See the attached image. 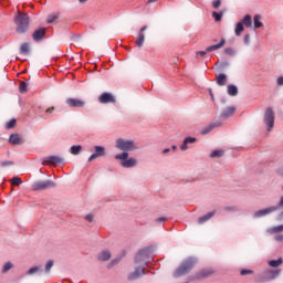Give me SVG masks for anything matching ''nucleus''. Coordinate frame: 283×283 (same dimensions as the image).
Instances as JSON below:
<instances>
[{
  "mask_svg": "<svg viewBox=\"0 0 283 283\" xmlns=\"http://www.w3.org/2000/svg\"><path fill=\"white\" fill-rule=\"evenodd\" d=\"M282 231H283V224L269 228L266 230V233H270L271 235H273L274 233H282Z\"/></svg>",
  "mask_w": 283,
  "mask_h": 283,
  "instance_id": "393cba45",
  "label": "nucleus"
},
{
  "mask_svg": "<svg viewBox=\"0 0 283 283\" xmlns=\"http://www.w3.org/2000/svg\"><path fill=\"white\" fill-rule=\"evenodd\" d=\"M251 273H253L251 270H241V275H251Z\"/></svg>",
  "mask_w": 283,
  "mask_h": 283,
  "instance_id": "8fccbe9b",
  "label": "nucleus"
},
{
  "mask_svg": "<svg viewBox=\"0 0 283 283\" xmlns=\"http://www.w3.org/2000/svg\"><path fill=\"white\" fill-rule=\"evenodd\" d=\"M223 155H224V151H222V150H213L210 154V157L211 158H222Z\"/></svg>",
  "mask_w": 283,
  "mask_h": 283,
  "instance_id": "72a5a7b5",
  "label": "nucleus"
},
{
  "mask_svg": "<svg viewBox=\"0 0 283 283\" xmlns=\"http://www.w3.org/2000/svg\"><path fill=\"white\" fill-rule=\"evenodd\" d=\"M56 184L52 180L35 181L31 186L32 191H44L45 189H54Z\"/></svg>",
  "mask_w": 283,
  "mask_h": 283,
  "instance_id": "423d86ee",
  "label": "nucleus"
},
{
  "mask_svg": "<svg viewBox=\"0 0 283 283\" xmlns=\"http://www.w3.org/2000/svg\"><path fill=\"white\" fill-rule=\"evenodd\" d=\"M151 249L145 248L140 250L135 256L136 264H147V262H151Z\"/></svg>",
  "mask_w": 283,
  "mask_h": 283,
  "instance_id": "39448f33",
  "label": "nucleus"
},
{
  "mask_svg": "<svg viewBox=\"0 0 283 283\" xmlns=\"http://www.w3.org/2000/svg\"><path fill=\"white\" fill-rule=\"evenodd\" d=\"M94 149H95V153H93L90 156L88 163H92V160H96V158H101L102 156H105V147H103V146H95Z\"/></svg>",
  "mask_w": 283,
  "mask_h": 283,
  "instance_id": "ddd939ff",
  "label": "nucleus"
},
{
  "mask_svg": "<svg viewBox=\"0 0 283 283\" xmlns=\"http://www.w3.org/2000/svg\"><path fill=\"white\" fill-rule=\"evenodd\" d=\"M282 262H283L282 259L271 260L269 261V266H272L273 269H277V266H281Z\"/></svg>",
  "mask_w": 283,
  "mask_h": 283,
  "instance_id": "473e14b6",
  "label": "nucleus"
},
{
  "mask_svg": "<svg viewBox=\"0 0 283 283\" xmlns=\"http://www.w3.org/2000/svg\"><path fill=\"white\" fill-rule=\"evenodd\" d=\"M144 43H145V33H138V36L136 40L137 48H143Z\"/></svg>",
  "mask_w": 283,
  "mask_h": 283,
  "instance_id": "c756f323",
  "label": "nucleus"
},
{
  "mask_svg": "<svg viewBox=\"0 0 283 283\" xmlns=\"http://www.w3.org/2000/svg\"><path fill=\"white\" fill-rule=\"evenodd\" d=\"M235 114V106H229L228 108L223 109L221 113V118H230Z\"/></svg>",
  "mask_w": 283,
  "mask_h": 283,
  "instance_id": "6ab92c4d",
  "label": "nucleus"
},
{
  "mask_svg": "<svg viewBox=\"0 0 283 283\" xmlns=\"http://www.w3.org/2000/svg\"><path fill=\"white\" fill-rule=\"evenodd\" d=\"M242 25H245L247 28H253V19L251 18L250 14H247L242 21H240Z\"/></svg>",
  "mask_w": 283,
  "mask_h": 283,
  "instance_id": "b1692460",
  "label": "nucleus"
},
{
  "mask_svg": "<svg viewBox=\"0 0 283 283\" xmlns=\"http://www.w3.org/2000/svg\"><path fill=\"white\" fill-rule=\"evenodd\" d=\"M99 103H102L103 105L107 104V103H116V98L114 97V95H112V93H103L99 97H98Z\"/></svg>",
  "mask_w": 283,
  "mask_h": 283,
  "instance_id": "2eb2a0df",
  "label": "nucleus"
},
{
  "mask_svg": "<svg viewBox=\"0 0 283 283\" xmlns=\"http://www.w3.org/2000/svg\"><path fill=\"white\" fill-rule=\"evenodd\" d=\"M222 15H223V13H218L216 11L212 12V17H213L214 21H217V22L222 21Z\"/></svg>",
  "mask_w": 283,
  "mask_h": 283,
  "instance_id": "4c0bfd02",
  "label": "nucleus"
},
{
  "mask_svg": "<svg viewBox=\"0 0 283 283\" xmlns=\"http://www.w3.org/2000/svg\"><path fill=\"white\" fill-rule=\"evenodd\" d=\"M56 19H59L57 14L49 15L46 19V23H54V21H56Z\"/></svg>",
  "mask_w": 283,
  "mask_h": 283,
  "instance_id": "ea45409f",
  "label": "nucleus"
},
{
  "mask_svg": "<svg viewBox=\"0 0 283 283\" xmlns=\"http://www.w3.org/2000/svg\"><path fill=\"white\" fill-rule=\"evenodd\" d=\"M221 6H222V0L212 1V8H214V10H218V8H220Z\"/></svg>",
  "mask_w": 283,
  "mask_h": 283,
  "instance_id": "a19ab883",
  "label": "nucleus"
},
{
  "mask_svg": "<svg viewBox=\"0 0 283 283\" xmlns=\"http://www.w3.org/2000/svg\"><path fill=\"white\" fill-rule=\"evenodd\" d=\"M84 220H86V222H94V214H86Z\"/></svg>",
  "mask_w": 283,
  "mask_h": 283,
  "instance_id": "a18cd8bd",
  "label": "nucleus"
},
{
  "mask_svg": "<svg viewBox=\"0 0 283 283\" xmlns=\"http://www.w3.org/2000/svg\"><path fill=\"white\" fill-rule=\"evenodd\" d=\"M97 258L101 260V262H107V260L112 258V253H109L107 250H104L97 255Z\"/></svg>",
  "mask_w": 283,
  "mask_h": 283,
  "instance_id": "5701e85b",
  "label": "nucleus"
},
{
  "mask_svg": "<svg viewBox=\"0 0 283 283\" xmlns=\"http://www.w3.org/2000/svg\"><path fill=\"white\" fill-rule=\"evenodd\" d=\"M171 149H172V151H176V149H178V146L174 145V146H171Z\"/></svg>",
  "mask_w": 283,
  "mask_h": 283,
  "instance_id": "4d7b16f0",
  "label": "nucleus"
},
{
  "mask_svg": "<svg viewBox=\"0 0 283 283\" xmlns=\"http://www.w3.org/2000/svg\"><path fill=\"white\" fill-rule=\"evenodd\" d=\"M169 151H171V149L166 148V149L163 150V154H169Z\"/></svg>",
  "mask_w": 283,
  "mask_h": 283,
  "instance_id": "6e6d98bb",
  "label": "nucleus"
},
{
  "mask_svg": "<svg viewBox=\"0 0 283 283\" xmlns=\"http://www.w3.org/2000/svg\"><path fill=\"white\" fill-rule=\"evenodd\" d=\"M280 209V206H271L265 209L259 210L254 212L253 218H264V216H269Z\"/></svg>",
  "mask_w": 283,
  "mask_h": 283,
  "instance_id": "9d476101",
  "label": "nucleus"
},
{
  "mask_svg": "<svg viewBox=\"0 0 283 283\" xmlns=\"http://www.w3.org/2000/svg\"><path fill=\"white\" fill-rule=\"evenodd\" d=\"M264 24L262 23V15L256 14L253 18V28L254 30H259V28H262Z\"/></svg>",
  "mask_w": 283,
  "mask_h": 283,
  "instance_id": "4be33fe9",
  "label": "nucleus"
},
{
  "mask_svg": "<svg viewBox=\"0 0 283 283\" xmlns=\"http://www.w3.org/2000/svg\"><path fill=\"white\" fill-rule=\"evenodd\" d=\"M22 184H23V181L21 180L20 177H13V178L11 179V185H13L14 187H19V186L22 185Z\"/></svg>",
  "mask_w": 283,
  "mask_h": 283,
  "instance_id": "f704fd0d",
  "label": "nucleus"
},
{
  "mask_svg": "<svg viewBox=\"0 0 283 283\" xmlns=\"http://www.w3.org/2000/svg\"><path fill=\"white\" fill-rule=\"evenodd\" d=\"M264 124L268 132H272L273 127H275V113H273V108H266L264 114Z\"/></svg>",
  "mask_w": 283,
  "mask_h": 283,
  "instance_id": "0eeeda50",
  "label": "nucleus"
},
{
  "mask_svg": "<svg viewBox=\"0 0 283 283\" xmlns=\"http://www.w3.org/2000/svg\"><path fill=\"white\" fill-rule=\"evenodd\" d=\"M9 143H10L11 145H23V143H25V140H23V139L21 138V136H19V134H12V135H10V137H9Z\"/></svg>",
  "mask_w": 283,
  "mask_h": 283,
  "instance_id": "a211bd4d",
  "label": "nucleus"
},
{
  "mask_svg": "<svg viewBox=\"0 0 283 283\" xmlns=\"http://www.w3.org/2000/svg\"><path fill=\"white\" fill-rule=\"evenodd\" d=\"M277 85H283V76L277 78Z\"/></svg>",
  "mask_w": 283,
  "mask_h": 283,
  "instance_id": "864d4df0",
  "label": "nucleus"
},
{
  "mask_svg": "<svg viewBox=\"0 0 283 283\" xmlns=\"http://www.w3.org/2000/svg\"><path fill=\"white\" fill-rule=\"evenodd\" d=\"M54 109H55L54 106L48 108V109L45 111V116H44V118H48L49 116H52V114H54Z\"/></svg>",
  "mask_w": 283,
  "mask_h": 283,
  "instance_id": "79ce46f5",
  "label": "nucleus"
},
{
  "mask_svg": "<svg viewBox=\"0 0 283 283\" xmlns=\"http://www.w3.org/2000/svg\"><path fill=\"white\" fill-rule=\"evenodd\" d=\"M12 165H14V163H12V161H2L0 164V166H2V167H12Z\"/></svg>",
  "mask_w": 283,
  "mask_h": 283,
  "instance_id": "49530a36",
  "label": "nucleus"
},
{
  "mask_svg": "<svg viewBox=\"0 0 283 283\" xmlns=\"http://www.w3.org/2000/svg\"><path fill=\"white\" fill-rule=\"evenodd\" d=\"M196 264H198V260L196 258L186 259L174 272V277H182V275H187Z\"/></svg>",
  "mask_w": 283,
  "mask_h": 283,
  "instance_id": "f03ea898",
  "label": "nucleus"
},
{
  "mask_svg": "<svg viewBox=\"0 0 283 283\" xmlns=\"http://www.w3.org/2000/svg\"><path fill=\"white\" fill-rule=\"evenodd\" d=\"M243 41H244L245 45H249V43H251V35H249V34L244 35Z\"/></svg>",
  "mask_w": 283,
  "mask_h": 283,
  "instance_id": "de8ad7c7",
  "label": "nucleus"
},
{
  "mask_svg": "<svg viewBox=\"0 0 283 283\" xmlns=\"http://www.w3.org/2000/svg\"><path fill=\"white\" fill-rule=\"evenodd\" d=\"M165 220H167V218L160 217L156 219V222H165Z\"/></svg>",
  "mask_w": 283,
  "mask_h": 283,
  "instance_id": "603ef678",
  "label": "nucleus"
},
{
  "mask_svg": "<svg viewBox=\"0 0 283 283\" xmlns=\"http://www.w3.org/2000/svg\"><path fill=\"white\" fill-rule=\"evenodd\" d=\"M145 266H147V264H142L139 268H136L135 271L129 274V280H138V277L145 275Z\"/></svg>",
  "mask_w": 283,
  "mask_h": 283,
  "instance_id": "4468645a",
  "label": "nucleus"
},
{
  "mask_svg": "<svg viewBox=\"0 0 283 283\" xmlns=\"http://www.w3.org/2000/svg\"><path fill=\"white\" fill-rule=\"evenodd\" d=\"M242 32H244V25L241 22H239L234 29V34L235 36H240Z\"/></svg>",
  "mask_w": 283,
  "mask_h": 283,
  "instance_id": "7c9ffc66",
  "label": "nucleus"
},
{
  "mask_svg": "<svg viewBox=\"0 0 283 283\" xmlns=\"http://www.w3.org/2000/svg\"><path fill=\"white\" fill-rule=\"evenodd\" d=\"M21 94H24V92H28V83L21 82L19 87Z\"/></svg>",
  "mask_w": 283,
  "mask_h": 283,
  "instance_id": "e433bc0d",
  "label": "nucleus"
},
{
  "mask_svg": "<svg viewBox=\"0 0 283 283\" xmlns=\"http://www.w3.org/2000/svg\"><path fill=\"white\" fill-rule=\"evenodd\" d=\"M80 3H86L87 0H78Z\"/></svg>",
  "mask_w": 283,
  "mask_h": 283,
  "instance_id": "13d9d810",
  "label": "nucleus"
},
{
  "mask_svg": "<svg viewBox=\"0 0 283 283\" xmlns=\"http://www.w3.org/2000/svg\"><path fill=\"white\" fill-rule=\"evenodd\" d=\"M224 53L228 54L229 56H233L235 54V51L231 48L224 49Z\"/></svg>",
  "mask_w": 283,
  "mask_h": 283,
  "instance_id": "37998d69",
  "label": "nucleus"
},
{
  "mask_svg": "<svg viewBox=\"0 0 283 283\" xmlns=\"http://www.w3.org/2000/svg\"><path fill=\"white\" fill-rule=\"evenodd\" d=\"M277 207H279V208H280V207H283V197H281V200H280ZM282 219H283V211H282V212L279 214V217H277V220H282Z\"/></svg>",
  "mask_w": 283,
  "mask_h": 283,
  "instance_id": "c03bdc74",
  "label": "nucleus"
},
{
  "mask_svg": "<svg viewBox=\"0 0 283 283\" xmlns=\"http://www.w3.org/2000/svg\"><path fill=\"white\" fill-rule=\"evenodd\" d=\"M222 124L220 122H217L214 124H210L208 127L203 128L201 130V134L203 136H206V134H210V132H213V129H216V127H220Z\"/></svg>",
  "mask_w": 283,
  "mask_h": 283,
  "instance_id": "412c9836",
  "label": "nucleus"
},
{
  "mask_svg": "<svg viewBox=\"0 0 283 283\" xmlns=\"http://www.w3.org/2000/svg\"><path fill=\"white\" fill-rule=\"evenodd\" d=\"M280 270H268L261 276V282H269V280H275L280 275Z\"/></svg>",
  "mask_w": 283,
  "mask_h": 283,
  "instance_id": "9b49d317",
  "label": "nucleus"
},
{
  "mask_svg": "<svg viewBox=\"0 0 283 283\" xmlns=\"http://www.w3.org/2000/svg\"><path fill=\"white\" fill-rule=\"evenodd\" d=\"M15 25L18 34H25L30 29V17L25 13H18L15 17Z\"/></svg>",
  "mask_w": 283,
  "mask_h": 283,
  "instance_id": "7ed1b4c3",
  "label": "nucleus"
},
{
  "mask_svg": "<svg viewBox=\"0 0 283 283\" xmlns=\"http://www.w3.org/2000/svg\"><path fill=\"white\" fill-rule=\"evenodd\" d=\"M274 240H275L276 242H283V234H275V235H274Z\"/></svg>",
  "mask_w": 283,
  "mask_h": 283,
  "instance_id": "09e8293b",
  "label": "nucleus"
},
{
  "mask_svg": "<svg viewBox=\"0 0 283 283\" xmlns=\"http://www.w3.org/2000/svg\"><path fill=\"white\" fill-rule=\"evenodd\" d=\"M228 94L229 96H238V86L233 84L228 85Z\"/></svg>",
  "mask_w": 283,
  "mask_h": 283,
  "instance_id": "c85d7f7f",
  "label": "nucleus"
},
{
  "mask_svg": "<svg viewBox=\"0 0 283 283\" xmlns=\"http://www.w3.org/2000/svg\"><path fill=\"white\" fill-rule=\"evenodd\" d=\"M213 216H216V210L208 212L207 214L200 217L198 219V223L199 224H205V222H209V220H211L213 218Z\"/></svg>",
  "mask_w": 283,
  "mask_h": 283,
  "instance_id": "aec40b11",
  "label": "nucleus"
},
{
  "mask_svg": "<svg viewBox=\"0 0 283 283\" xmlns=\"http://www.w3.org/2000/svg\"><path fill=\"white\" fill-rule=\"evenodd\" d=\"M226 44H227V40H226L224 38H222V39L220 40V43L208 46V48L206 49V51H199V52H197V57H199V56H205V55L207 54V52H213V51H216V50H220V49L224 48Z\"/></svg>",
  "mask_w": 283,
  "mask_h": 283,
  "instance_id": "6e6552de",
  "label": "nucleus"
},
{
  "mask_svg": "<svg viewBox=\"0 0 283 283\" xmlns=\"http://www.w3.org/2000/svg\"><path fill=\"white\" fill-rule=\"evenodd\" d=\"M66 105L69 107H85V101L81 99V98H74V97H70L66 99Z\"/></svg>",
  "mask_w": 283,
  "mask_h": 283,
  "instance_id": "f8f14e48",
  "label": "nucleus"
},
{
  "mask_svg": "<svg viewBox=\"0 0 283 283\" xmlns=\"http://www.w3.org/2000/svg\"><path fill=\"white\" fill-rule=\"evenodd\" d=\"M81 151H83V147L81 145L78 146H72L71 147V154L73 156H78V154H81Z\"/></svg>",
  "mask_w": 283,
  "mask_h": 283,
  "instance_id": "2f4dec72",
  "label": "nucleus"
},
{
  "mask_svg": "<svg viewBox=\"0 0 283 283\" xmlns=\"http://www.w3.org/2000/svg\"><path fill=\"white\" fill-rule=\"evenodd\" d=\"M145 30H147L146 25L140 29L139 33L145 34Z\"/></svg>",
  "mask_w": 283,
  "mask_h": 283,
  "instance_id": "5fc2aeb1",
  "label": "nucleus"
},
{
  "mask_svg": "<svg viewBox=\"0 0 283 283\" xmlns=\"http://www.w3.org/2000/svg\"><path fill=\"white\" fill-rule=\"evenodd\" d=\"M17 125V119H11L6 124L7 129H12Z\"/></svg>",
  "mask_w": 283,
  "mask_h": 283,
  "instance_id": "58836bf2",
  "label": "nucleus"
},
{
  "mask_svg": "<svg viewBox=\"0 0 283 283\" xmlns=\"http://www.w3.org/2000/svg\"><path fill=\"white\" fill-rule=\"evenodd\" d=\"M20 54H24V56H28V54H30V43L25 42L21 44Z\"/></svg>",
  "mask_w": 283,
  "mask_h": 283,
  "instance_id": "cd10ccee",
  "label": "nucleus"
},
{
  "mask_svg": "<svg viewBox=\"0 0 283 283\" xmlns=\"http://www.w3.org/2000/svg\"><path fill=\"white\" fill-rule=\"evenodd\" d=\"M42 165H65V160L60 156H49L43 159Z\"/></svg>",
  "mask_w": 283,
  "mask_h": 283,
  "instance_id": "1a4fd4ad",
  "label": "nucleus"
},
{
  "mask_svg": "<svg viewBox=\"0 0 283 283\" xmlns=\"http://www.w3.org/2000/svg\"><path fill=\"white\" fill-rule=\"evenodd\" d=\"M53 266H54V261L50 260L46 262L44 269H43V265H35V266L29 269L27 274L34 275L35 273H38V275H43L45 273H50V271H52Z\"/></svg>",
  "mask_w": 283,
  "mask_h": 283,
  "instance_id": "20e7f679",
  "label": "nucleus"
},
{
  "mask_svg": "<svg viewBox=\"0 0 283 283\" xmlns=\"http://www.w3.org/2000/svg\"><path fill=\"white\" fill-rule=\"evenodd\" d=\"M113 264H118V260H114V261H113Z\"/></svg>",
  "mask_w": 283,
  "mask_h": 283,
  "instance_id": "bf43d9fd",
  "label": "nucleus"
},
{
  "mask_svg": "<svg viewBox=\"0 0 283 283\" xmlns=\"http://www.w3.org/2000/svg\"><path fill=\"white\" fill-rule=\"evenodd\" d=\"M45 36V28H40L35 30L32 34L33 41H43V38Z\"/></svg>",
  "mask_w": 283,
  "mask_h": 283,
  "instance_id": "dca6fc26",
  "label": "nucleus"
},
{
  "mask_svg": "<svg viewBox=\"0 0 283 283\" xmlns=\"http://www.w3.org/2000/svg\"><path fill=\"white\" fill-rule=\"evenodd\" d=\"M14 265L12 264V262H7L4 263L3 268H2V273H8V271H10V269H12Z\"/></svg>",
  "mask_w": 283,
  "mask_h": 283,
  "instance_id": "c9c22d12",
  "label": "nucleus"
},
{
  "mask_svg": "<svg viewBox=\"0 0 283 283\" xmlns=\"http://www.w3.org/2000/svg\"><path fill=\"white\" fill-rule=\"evenodd\" d=\"M213 273V270L208 269V270H201L198 274H197V279L200 280L202 277H209V275H211Z\"/></svg>",
  "mask_w": 283,
  "mask_h": 283,
  "instance_id": "bb28decb",
  "label": "nucleus"
},
{
  "mask_svg": "<svg viewBox=\"0 0 283 283\" xmlns=\"http://www.w3.org/2000/svg\"><path fill=\"white\" fill-rule=\"evenodd\" d=\"M115 147L122 151L120 154L115 155V160H119L120 167L124 169H134V167L138 165V159H136V157H129V151H136V149H138V146L134 140L118 138Z\"/></svg>",
  "mask_w": 283,
  "mask_h": 283,
  "instance_id": "f257e3e1",
  "label": "nucleus"
},
{
  "mask_svg": "<svg viewBox=\"0 0 283 283\" xmlns=\"http://www.w3.org/2000/svg\"><path fill=\"white\" fill-rule=\"evenodd\" d=\"M217 84H219L221 87L227 85V74L221 73L217 76Z\"/></svg>",
  "mask_w": 283,
  "mask_h": 283,
  "instance_id": "a878e982",
  "label": "nucleus"
},
{
  "mask_svg": "<svg viewBox=\"0 0 283 283\" xmlns=\"http://www.w3.org/2000/svg\"><path fill=\"white\" fill-rule=\"evenodd\" d=\"M196 137H186L182 145L180 146L181 151H187L189 149V145H193V143H197Z\"/></svg>",
  "mask_w": 283,
  "mask_h": 283,
  "instance_id": "f3484780",
  "label": "nucleus"
},
{
  "mask_svg": "<svg viewBox=\"0 0 283 283\" xmlns=\"http://www.w3.org/2000/svg\"><path fill=\"white\" fill-rule=\"evenodd\" d=\"M156 0H149L148 3H154Z\"/></svg>",
  "mask_w": 283,
  "mask_h": 283,
  "instance_id": "052dcab7",
  "label": "nucleus"
},
{
  "mask_svg": "<svg viewBox=\"0 0 283 283\" xmlns=\"http://www.w3.org/2000/svg\"><path fill=\"white\" fill-rule=\"evenodd\" d=\"M224 211H235V207H226Z\"/></svg>",
  "mask_w": 283,
  "mask_h": 283,
  "instance_id": "3c124183",
  "label": "nucleus"
}]
</instances>
